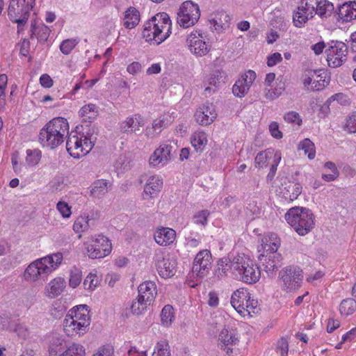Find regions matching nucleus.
<instances>
[{"label": "nucleus", "instance_id": "nucleus-1", "mask_svg": "<svg viewBox=\"0 0 356 356\" xmlns=\"http://www.w3.org/2000/svg\"><path fill=\"white\" fill-rule=\"evenodd\" d=\"M232 273L238 280L245 284H255L261 277V271L251 257L244 252H232L219 259L216 275L222 279Z\"/></svg>", "mask_w": 356, "mask_h": 356}, {"label": "nucleus", "instance_id": "nucleus-2", "mask_svg": "<svg viewBox=\"0 0 356 356\" xmlns=\"http://www.w3.org/2000/svg\"><path fill=\"white\" fill-rule=\"evenodd\" d=\"M90 312V307L87 305H79L70 309L63 321L65 334L71 338L85 335L88 332L91 323Z\"/></svg>", "mask_w": 356, "mask_h": 356}, {"label": "nucleus", "instance_id": "nucleus-3", "mask_svg": "<svg viewBox=\"0 0 356 356\" xmlns=\"http://www.w3.org/2000/svg\"><path fill=\"white\" fill-rule=\"evenodd\" d=\"M63 254L57 252L32 261L25 269L24 279L30 282L44 281L62 264Z\"/></svg>", "mask_w": 356, "mask_h": 356}, {"label": "nucleus", "instance_id": "nucleus-4", "mask_svg": "<svg viewBox=\"0 0 356 356\" xmlns=\"http://www.w3.org/2000/svg\"><path fill=\"white\" fill-rule=\"evenodd\" d=\"M172 33V21L166 13H158L146 21L142 31L143 38L151 44L159 45Z\"/></svg>", "mask_w": 356, "mask_h": 356}, {"label": "nucleus", "instance_id": "nucleus-5", "mask_svg": "<svg viewBox=\"0 0 356 356\" xmlns=\"http://www.w3.org/2000/svg\"><path fill=\"white\" fill-rule=\"evenodd\" d=\"M69 131L70 125L66 118H54L40 129L38 141L42 147L54 149L63 144Z\"/></svg>", "mask_w": 356, "mask_h": 356}, {"label": "nucleus", "instance_id": "nucleus-6", "mask_svg": "<svg viewBox=\"0 0 356 356\" xmlns=\"http://www.w3.org/2000/svg\"><path fill=\"white\" fill-rule=\"evenodd\" d=\"M96 140L95 129L88 127L82 131L72 132L67 139L66 149L72 157L80 159L92 150Z\"/></svg>", "mask_w": 356, "mask_h": 356}, {"label": "nucleus", "instance_id": "nucleus-7", "mask_svg": "<svg viewBox=\"0 0 356 356\" xmlns=\"http://www.w3.org/2000/svg\"><path fill=\"white\" fill-rule=\"evenodd\" d=\"M288 224L300 236H305L314 227V216L312 211L305 207H293L285 215Z\"/></svg>", "mask_w": 356, "mask_h": 356}, {"label": "nucleus", "instance_id": "nucleus-8", "mask_svg": "<svg viewBox=\"0 0 356 356\" xmlns=\"http://www.w3.org/2000/svg\"><path fill=\"white\" fill-rule=\"evenodd\" d=\"M86 253L90 259H102L108 256L112 250L111 241L102 234L88 237L83 242Z\"/></svg>", "mask_w": 356, "mask_h": 356}, {"label": "nucleus", "instance_id": "nucleus-9", "mask_svg": "<svg viewBox=\"0 0 356 356\" xmlns=\"http://www.w3.org/2000/svg\"><path fill=\"white\" fill-rule=\"evenodd\" d=\"M153 261L157 271L163 278L172 277L176 273L177 261L175 257L169 254H165L161 249L154 251Z\"/></svg>", "mask_w": 356, "mask_h": 356}, {"label": "nucleus", "instance_id": "nucleus-10", "mask_svg": "<svg viewBox=\"0 0 356 356\" xmlns=\"http://www.w3.org/2000/svg\"><path fill=\"white\" fill-rule=\"evenodd\" d=\"M174 156V147L167 142L161 143L150 154L148 163L154 168H162L168 165Z\"/></svg>", "mask_w": 356, "mask_h": 356}, {"label": "nucleus", "instance_id": "nucleus-11", "mask_svg": "<svg viewBox=\"0 0 356 356\" xmlns=\"http://www.w3.org/2000/svg\"><path fill=\"white\" fill-rule=\"evenodd\" d=\"M330 81V73L324 69L307 70L302 76L304 86L314 90L324 89Z\"/></svg>", "mask_w": 356, "mask_h": 356}, {"label": "nucleus", "instance_id": "nucleus-12", "mask_svg": "<svg viewBox=\"0 0 356 356\" xmlns=\"http://www.w3.org/2000/svg\"><path fill=\"white\" fill-rule=\"evenodd\" d=\"M280 277L282 289L292 291L301 286L303 273L299 267L287 266L280 271Z\"/></svg>", "mask_w": 356, "mask_h": 356}, {"label": "nucleus", "instance_id": "nucleus-13", "mask_svg": "<svg viewBox=\"0 0 356 356\" xmlns=\"http://www.w3.org/2000/svg\"><path fill=\"white\" fill-rule=\"evenodd\" d=\"M200 11L197 4L191 1L184 2L178 13L177 22L181 26L188 28L193 26L199 19Z\"/></svg>", "mask_w": 356, "mask_h": 356}, {"label": "nucleus", "instance_id": "nucleus-14", "mask_svg": "<svg viewBox=\"0 0 356 356\" xmlns=\"http://www.w3.org/2000/svg\"><path fill=\"white\" fill-rule=\"evenodd\" d=\"M348 48L345 43L339 41H332L328 43L325 49L327 62L330 67L341 66L346 60Z\"/></svg>", "mask_w": 356, "mask_h": 356}, {"label": "nucleus", "instance_id": "nucleus-15", "mask_svg": "<svg viewBox=\"0 0 356 356\" xmlns=\"http://www.w3.org/2000/svg\"><path fill=\"white\" fill-rule=\"evenodd\" d=\"M281 159L282 154L280 151L268 148L257 154L254 159V165L257 168H264L270 165V172L274 174Z\"/></svg>", "mask_w": 356, "mask_h": 356}, {"label": "nucleus", "instance_id": "nucleus-16", "mask_svg": "<svg viewBox=\"0 0 356 356\" xmlns=\"http://www.w3.org/2000/svg\"><path fill=\"white\" fill-rule=\"evenodd\" d=\"M186 44L191 53L196 56H204L210 50L206 36L200 31H192L187 36Z\"/></svg>", "mask_w": 356, "mask_h": 356}, {"label": "nucleus", "instance_id": "nucleus-17", "mask_svg": "<svg viewBox=\"0 0 356 356\" xmlns=\"http://www.w3.org/2000/svg\"><path fill=\"white\" fill-rule=\"evenodd\" d=\"M34 0H10L8 15L10 19L19 17L29 19V12L33 6Z\"/></svg>", "mask_w": 356, "mask_h": 356}, {"label": "nucleus", "instance_id": "nucleus-18", "mask_svg": "<svg viewBox=\"0 0 356 356\" xmlns=\"http://www.w3.org/2000/svg\"><path fill=\"white\" fill-rule=\"evenodd\" d=\"M212 257L208 250L200 251L193 261L192 271L198 277H204L209 272L211 267Z\"/></svg>", "mask_w": 356, "mask_h": 356}, {"label": "nucleus", "instance_id": "nucleus-19", "mask_svg": "<svg viewBox=\"0 0 356 356\" xmlns=\"http://www.w3.org/2000/svg\"><path fill=\"white\" fill-rule=\"evenodd\" d=\"M217 116L215 105L213 103L206 102L197 108L194 114V119L198 124L208 126L216 120Z\"/></svg>", "mask_w": 356, "mask_h": 356}, {"label": "nucleus", "instance_id": "nucleus-20", "mask_svg": "<svg viewBox=\"0 0 356 356\" xmlns=\"http://www.w3.org/2000/svg\"><path fill=\"white\" fill-rule=\"evenodd\" d=\"M257 77L256 73L252 70L246 71L235 82L232 87L234 96L242 98L249 92Z\"/></svg>", "mask_w": 356, "mask_h": 356}, {"label": "nucleus", "instance_id": "nucleus-21", "mask_svg": "<svg viewBox=\"0 0 356 356\" xmlns=\"http://www.w3.org/2000/svg\"><path fill=\"white\" fill-rule=\"evenodd\" d=\"M315 11V7L311 0H306L305 4H302L298 7L293 15V21L295 26L302 27L313 17Z\"/></svg>", "mask_w": 356, "mask_h": 356}, {"label": "nucleus", "instance_id": "nucleus-22", "mask_svg": "<svg viewBox=\"0 0 356 356\" xmlns=\"http://www.w3.org/2000/svg\"><path fill=\"white\" fill-rule=\"evenodd\" d=\"M163 179L159 175H152L148 177L142 193L143 200H152L158 196L163 187Z\"/></svg>", "mask_w": 356, "mask_h": 356}, {"label": "nucleus", "instance_id": "nucleus-23", "mask_svg": "<svg viewBox=\"0 0 356 356\" xmlns=\"http://www.w3.org/2000/svg\"><path fill=\"white\" fill-rule=\"evenodd\" d=\"M258 259L263 266L264 270L270 275H273L282 266V257L277 252L266 254H259Z\"/></svg>", "mask_w": 356, "mask_h": 356}, {"label": "nucleus", "instance_id": "nucleus-24", "mask_svg": "<svg viewBox=\"0 0 356 356\" xmlns=\"http://www.w3.org/2000/svg\"><path fill=\"white\" fill-rule=\"evenodd\" d=\"M173 120V117L170 113L161 115L153 121L152 127L146 128L145 136L149 138L157 136L163 129L172 124Z\"/></svg>", "mask_w": 356, "mask_h": 356}, {"label": "nucleus", "instance_id": "nucleus-25", "mask_svg": "<svg viewBox=\"0 0 356 356\" xmlns=\"http://www.w3.org/2000/svg\"><path fill=\"white\" fill-rule=\"evenodd\" d=\"M261 245L258 247L259 254H266L277 252L280 246V239L274 233H269L261 238Z\"/></svg>", "mask_w": 356, "mask_h": 356}, {"label": "nucleus", "instance_id": "nucleus-26", "mask_svg": "<svg viewBox=\"0 0 356 356\" xmlns=\"http://www.w3.org/2000/svg\"><path fill=\"white\" fill-rule=\"evenodd\" d=\"M238 342V337L235 330L224 327L218 336V345L227 353Z\"/></svg>", "mask_w": 356, "mask_h": 356}, {"label": "nucleus", "instance_id": "nucleus-27", "mask_svg": "<svg viewBox=\"0 0 356 356\" xmlns=\"http://www.w3.org/2000/svg\"><path fill=\"white\" fill-rule=\"evenodd\" d=\"M176 232L170 227H157L154 233V239L155 242L161 246H168L172 245L176 240Z\"/></svg>", "mask_w": 356, "mask_h": 356}, {"label": "nucleus", "instance_id": "nucleus-28", "mask_svg": "<svg viewBox=\"0 0 356 356\" xmlns=\"http://www.w3.org/2000/svg\"><path fill=\"white\" fill-rule=\"evenodd\" d=\"M232 18L225 11H217L212 14L210 19L211 26L218 33L228 30L231 26Z\"/></svg>", "mask_w": 356, "mask_h": 356}, {"label": "nucleus", "instance_id": "nucleus-29", "mask_svg": "<svg viewBox=\"0 0 356 356\" xmlns=\"http://www.w3.org/2000/svg\"><path fill=\"white\" fill-rule=\"evenodd\" d=\"M138 297L141 298L142 301L151 305L157 295L156 284L152 281H145L138 286Z\"/></svg>", "mask_w": 356, "mask_h": 356}, {"label": "nucleus", "instance_id": "nucleus-30", "mask_svg": "<svg viewBox=\"0 0 356 356\" xmlns=\"http://www.w3.org/2000/svg\"><path fill=\"white\" fill-rule=\"evenodd\" d=\"M250 296L248 290L244 287L239 288L232 293L230 303L238 313H245L243 306Z\"/></svg>", "mask_w": 356, "mask_h": 356}, {"label": "nucleus", "instance_id": "nucleus-31", "mask_svg": "<svg viewBox=\"0 0 356 356\" xmlns=\"http://www.w3.org/2000/svg\"><path fill=\"white\" fill-rule=\"evenodd\" d=\"M145 125V121L140 115L127 117L120 124V129L124 133H136Z\"/></svg>", "mask_w": 356, "mask_h": 356}, {"label": "nucleus", "instance_id": "nucleus-32", "mask_svg": "<svg viewBox=\"0 0 356 356\" xmlns=\"http://www.w3.org/2000/svg\"><path fill=\"white\" fill-rule=\"evenodd\" d=\"M111 188V183L106 179L95 180L89 187L90 195L95 199H101Z\"/></svg>", "mask_w": 356, "mask_h": 356}, {"label": "nucleus", "instance_id": "nucleus-33", "mask_svg": "<svg viewBox=\"0 0 356 356\" xmlns=\"http://www.w3.org/2000/svg\"><path fill=\"white\" fill-rule=\"evenodd\" d=\"M190 142L196 152L202 153L207 145L208 135L207 132L203 130H196L191 134Z\"/></svg>", "mask_w": 356, "mask_h": 356}, {"label": "nucleus", "instance_id": "nucleus-34", "mask_svg": "<svg viewBox=\"0 0 356 356\" xmlns=\"http://www.w3.org/2000/svg\"><path fill=\"white\" fill-rule=\"evenodd\" d=\"M65 288V281L61 277L51 280L45 287V295L49 298L58 296Z\"/></svg>", "mask_w": 356, "mask_h": 356}, {"label": "nucleus", "instance_id": "nucleus-35", "mask_svg": "<svg viewBox=\"0 0 356 356\" xmlns=\"http://www.w3.org/2000/svg\"><path fill=\"white\" fill-rule=\"evenodd\" d=\"M140 21V12L134 7L130 6L123 13L122 23L126 29L135 28Z\"/></svg>", "mask_w": 356, "mask_h": 356}, {"label": "nucleus", "instance_id": "nucleus-36", "mask_svg": "<svg viewBox=\"0 0 356 356\" xmlns=\"http://www.w3.org/2000/svg\"><path fill=\"white\" fill-rule=\"evenodd\" d=\"M65 347V338L58 334H53L49 339V353L50 356H58Z\"/></svg>", "mask_w": 356, "mask_h": 356}, {"label": "nucleus", "instance_id": "nucleus-37", "mask_svg": "<svg viewBox=\"0 0 356 356\" xmlns=\"http://www.w3.org/2000/svg\"><path fill=\"white\" fill-rule=\"evenodd\" d=\"M339 17L345 22L356 19V1L345 3L339 8Z\"/></svg>", "mask_w": 356, "mask_h": 356}, {"label": "nucleus", "instance_id": "nucleus-38", "mask_svg": "<svg viewBox=\"0 0 356 356\" xmlns=\"http://www.w3.org/2000/svg\"><path fill=\"white\" fill-rule=\"evenodd\" d=\"M98 108L94 104H88L83 106L79 111V116L83 122L91 123L98 115Z\"/></svg>", "mask_w": 356, "mask_h": 356}, {"label": "nucleus", "instance_id": "nucleus-39", "mask_svg": "<svg viewBox=\"0 0 356 356\" xmlns=\"http://www.w3.org/2000/svg\"><path fill=\"white\" fill-rule=\"evenodd\" d=\"M31 36L35 35L40 42H44L47 40L51 30L44 24H37L35 21H33L31 25Z\"/></svg>", "mask_w": 356, "mask_h": 356}, {"label": "nucleus", "instance_id": "nucleus-40", "mask_svg": "<svg viewBox=\"0 0 356 356\" xmlns=\"http://www.w3.org/2000/svg\"><path fill=\"white\" fill-rule=\"evenodd\" d=\"M101 280L102 278L97 270H93L83 280V287L89 292L94 291L100 284Z\"/></svg>", "mask_w": 356, "mask_h": 356}, {"label": "nucleus", "instance_id": "nucleus-41", "mask_svg": "<svg viewBox=\"0 0 356 356\" xmlns=\"http://www.w3.org/2000/svg\"><path fill=\"white\" fill-rule=\"evenodd\" d=\"M315 7L317 15L321 17L330 16L334 9L333 4L327 0H311Z\"/></svg>", "mask_w": 356, "mask_h": 356}, {"label": "nucleus", "instance_id": "nucleus-42", "mask_svg": "<svg viewBox=\"0 0 356 356\" xmlns=\"http://www.w3.org/2000/svg\"><path fill=\"white\" fill-rule=\"evenodd\" d=\"M42 151L38 148L26 150L25 162L27 168H35L41 161Z\"/></svg>", "mask_w": 356, "mask_h": 356}, {"label": "nucleus", "instance_id": "nucleus-43", "mask_svg": "<svg viewBox=\"0 0 356 356\" xmlns=\"http://www.w3.org/2000/svg\"><path fill=\"white\" fill-rule=\"evenodd\" d=\"M221 77V72L220 70H215L209 74L204 79L206 93L211 94L215 92V88L219 84V80Z\"/></svg>", "mask_w": 356, "mask_h": 356}, {"label": "nucleus", "instance_id": "nucleus-44", "mask_svg": "<svg viewBox=\"0 0 356 356\" xmlns=\"http://www.w3.org/2000/svg\"><path fill=\"white\" fill-rule=\"evenodd\" d=\"M90 219V215L88 213H82L74 222L73 230L79 234L86 232L89 228V221ZM81 237V234H79V238Z\"/></svg>", "mask_w": 356, "mask_h": 356}, {"label": "nucleus", "instance_id": "nucleus-45", "mask_svg": "<svg viewBox=\"0 0 356 356\" xmlns=\"http://www.w3.org/2000/svg\"><path fill=\"white\" fill-rule=\"evenodd\" d=\"M160 316L161 325L165 327H170L175 318L173 307L170 305H165L161 310Z\"/></svg>", "mask_w": 356, "mask_h": 356}, {"label": "nucleus", "instance_id": "nucleus-46", "mask_svg": "<svg viewBox=\"0 0 356 356\" xmlns=\"http://www.w3.org/2000/svg\"><path fill=\"white\" fill-rule=\"evenodd\" d=\"M299 150H303L308 159L312 160L316 156V148L314 143L309 138L301 140L298 146Z\"/></svg>", "mask_w": 356, "mask_h": 356}, {"label": "nucleus", "instance_id": "nucleus-47", "mask_svg": "<svg viewBox=\"0 0 356 356\" xmlns=\"http://www.w3.org/2000/svg\"><path fill=\"white\" fill-rule=\"evenodd\" d=\"M10 159L13 171L16 175H21L25 173V170L28 168L26 167V163H24L22 161L19 152L15 151L12 153Z\"/></svg>", "mask_w": 356, "mask_h": 356}, {"label": "nucleus", "instance_id": "nucleus-48", "mask_svg": "<svg viewBox=\"0 0 356 356\" xmlns=\"http://www.w3.org/2000/svg\"><path fill=\"white\" fill-rule=\"evenodd\" d=\"M86 348L79 343H72L59 356H85Z\"/></svg>", "mask_w": 356, "mask_h": 356}, {"label": "nucleus", "instance_id": "nucleus-49", "mask_svg": "<svg viewBox=\"0 0 356 356\" xmlns=\"http://www.w3.org/2000/svg\"><path fill=\"white\" fill-rule=\"evenodd\" d=\"M356 310V301L353 298H347L341 301L339 312L342 316H348Z\"/></svg>", "mask_w": 356, "mask_h": 356}, {"label": "nucleus", "instance_id": "nucleus-50", "mask_svg": "<svg viewBox=\"0 0 356 356\" xmlns=\"http://www.w3.org/2000/svg\"><path fill=\"white\" fill-rule=\"evenodd\" d=\"M211 212L207 209L196 211L192 218V222L199 226L205 227L208 224V218Z\"/></svg>", "mask_w": 356, "mask_h": 356}, {"label": "nucleus", "instance_id": "nucleus-51", "mask_svg": "<svg viewBox=\"0 0 356 356\" xmlns=\"http://www.w3.org/2000/svg\"><path fill=\"white\" fill-rule=\"evenodd\" d=\"M152 356H171L170 346L166 339H161L156 343Z\"/></svg>", "mask_w": 356, "mask_h": 356}, {"label": "nucleus", "instance_id": "nucleus-52", "mask_svg": "<svg viewBox=\"0 0 356 356\" xmlns=\"http://www.w3.org/2000/svg\"><path fill=\"white\" fill-rule=\"evenodd\" d=\"M245 313H238L241 316L245 317L248 316L250 317L252 316V314H257L259 312L258 308V302L257 300L251 298V296H250V298H248V300L245 303V305L243 306Z\"/></svg>", "mask_w": 356, "mask_h": 356}, {"label": "nucleus", "instance_id": "nucleus-53", "mask_svg": "<svg viewBox=\"0 0 356 356\" xmlns=\"http://www.w3.org/2000/svg\"><path fill=\"white\" fill-rule=\"evenodd\" d=\"M324 168L329 172L323 173L322 175V179L326 181H332L335 180L339 177V171L332 162H326L324 165Z\"/></svg>", "mask_w": 356, "mask_h": 356}, {"label": "nucleus", "instance_id": "nucleus-54", "mask_svg": "<svg viewBox=\"0 0 356 356\" xmlns=\"http://www.w3.org/2000/svg\"><path fill=\"white\" fill-rule=\"evenodd\" d=\"M79 43V39L77 38H68L62 41L59 49L64 55L70 54L75 47Z\"/></svg>", "mask_w": 356, "mask_h": 356}, {"label": "nucleus", "instance_id": "nucleus-55", "mask_svg": "<svg viewBox=\"0 0 356 356\" xmlns=\"http://www.w3.org/2000/svg\"><path fill=\"white\" fill-rule=\"evenodd\" d=\"M82 271L81 269L73 267L70 270L69 286L71 288H76L81 282Z\"/></svg>", "mask_w": 356, "mask_h": 356}, {"label": "nucleus", "instance_id": "nucleus-56", "mask_svg": "<svg viewBox=\"0 0 356 356\" xmlns=\"http://www.w3.org/2000/svg\"><path fill=\"white\" fill-rule=\"evenodd\" d=\"M149 305L147 302L142 301V299L137 296L131 303V312L134 315H140L145 312Z\"/></svg>", "mask_w": 356, "mask_h": 356}, {"label": "nucleus", "instance_id": "nucleus-57", "mask_svg": "<svg viewBox=\"0 0 356 356\" xmlns=\"http://www.w3.org/2000/svg\"><path fill=\"white\" fill-rule=\"evenodd\" d=\"M92 356H115V349L109 344L99 347Z\"/></svg>", "mask_w": 356, "mask_h": 356}, {"label": "nucleus", "instance_id": "nucleus-58", "mask_svg": "<svg viewBox=\"0 0 356 356\" xmlns=\"http://www.w3.org/2000/svg\"><path fill=\"white\" fill-rule=\"evenodd\" d=\"M56 209L63 218H70L72 215L71 207L66 202H58Z\"/></svg>", "mask_w": 356, "mask_h": 356}, {"label": "nucleus", "instance_id": "nucleus-59", "mask_svg": "<svg viewBox=\"0 0 356 356\" xmlns=\"http://www.w3.org/2000/svg\"><path fill=\"white\" fill-rule=\"evenodd\" d=\"M284 120L287 123L294 124L298 126H300L302 122L300 115L296 111H289L285 113Z\"/></svg>", "mask_w": 356, "mask_h": 356}, {"label": "nucleus", "instance_id": "nucleus-60", "mask_svg": "<svg viewBox=\"0 0 356 356\" xmlns=\"http://www.w3.org/2000/svg\"><path fill=\"white\" fill-rule=\"evenodd\" d=\"M344 129L349 133H356V111L352 113L346 119Z\"/></svg>", "mask_w": 356, "mask_h": 356}, {"label": "nucleus", "instance_id": "nucleus-61", "mask_svg": "<svg viewBox=\"0 0 356 356\" xmlns=\"http://www.w3.org/2000/svg\"><path fill=\"white\" fill-rule=\"evenodd\" d=\"M284 88L283 87H276L275 88H270L265 90V97L268 100H273L279 97Z\"/></svg>", "mask_w": 356, "mask_h": 356}, {"label": "nucleus", "instance_id": "nucleus-62", "mask_svg": "<svg viewBox=\"0 0 356 356\" xmlns=\"http://www.w3.org/2000/svg\"><path fill=\"white\" fill-rule=\"evenodd\" d=\"M325 275V273L322 270H317L310 274L307 275L306 281L312 284H316L320 282Z\"/></svg>", "mask_w": 356, "mask_h": 356}, {"label": "nucleus", "instance_id": "nucleus-63", "mask_svg": "<svg viewBox=\"0 0 356 356\" xmlns=\"http://www.w3.org/2000/svg\"><path fill=\"white\" fill-rule=\"evenodd\" d=\"M143 69V65L139 62H132L127 67V71L131 75H137Z\"/></svg>", "mask_w": 356, "mask_h": 356}, {"label": "nucleus", "instance_id": "nucleus-64", "mask_svg": "<svg viewBox=\"0 0 356 356\" xmlns=\"http://www.w3.org/2000/svg\"><path fill=\"white\" fill-rule=\"evenodd\" d=\"M282 60V57L280 53L275 52L267 57V65L268 67H273L280 63Z\"/></svg>", "mask_w": 356, "mask_h": 356}]
</instances>
